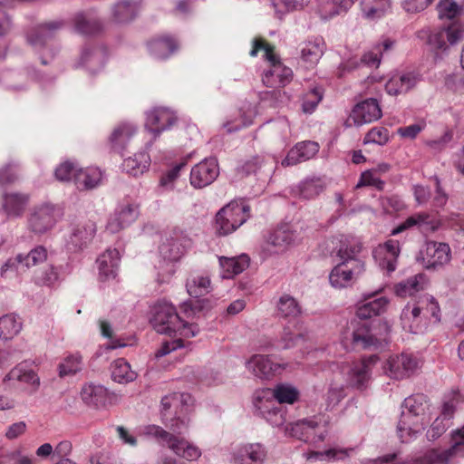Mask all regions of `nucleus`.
Listing matches in <instances>:
<instances>
[{"label":"nucleus","mask_w":464,"mask_h":464,"mask_svg":"<svg viewBox=\"0 0 464 464\" xmlns=\"http://www.w3.org/2000/svg\"><path fill=\"white\" fill-rule=\"evenodd\" d=\"M23 323L14 314H7L0 317V340L14 339L22 330Z\"/></svg>","instance_id":"obj_44"},{"label":"nucleus","mask_w":464,"mask_h":464,"mask_svg":"<svg viewBox=\"0 0 464 464\" xmlns=\"http://www.w3.org/2000/svg\"><path fill=\"white\" fill-rule=\"evenodd\" d=\"M140 215L139 205L135 202H124L118 205L114 213L109 218L106 231L115 234L128 227L136 221Z\"/></svg>","instance_id":"obj_15"},{"label":"nucleus","mask_w":464,"mask_h":464,"mask_svg":"<svg viewBox=\"0 0 464 464\" xmlns=\"http://www.w3.org/2000/svg\"><path fill=\"white\" fill-rule=\"evenodd\" d=\"M187 407L180 409L175 418L169 419L164 415V423L166 427L173 433L182 434L188 429L189 419L186 414Z\"/></svg>","instance_id":"obj_55"},{"label":"nucleus","mask_w":464,"mask_h":464,"mask_svg":"<svg viewBox=\"0 0 464 464\" xmlns=\"http://www.w3.org/2000/svg\"><path fill=\"white\" fill-rule=\"evenodd\" d=\"M159 251L164 259L176 262L184 256L186 246L179 237H169L161 243Z\"/></svg>","instance_id":"obj_38"},{"label":"nucleus","mask_w":464,"mask_h":464,"mask_svg":"<svg viewBox=\"0 0 464 464\" xmlns=\"http://www.w3.org/2000/svg\"><path fill=\"white\" fill-rule=\"evenodd\" d=\"M29 202V197L26 194L17 192L5 193L3 196V209L8 217H19Z\"/></svg>","instance_id":"obj_35"},{"label":"nucleus","mask_w":464,"mask_h":464,"mask_svg":"<svg viewBox=\"0 0 464 464\" xmlns=\"http://www.w3.org/2000/svg\"><path fill=\"white\" fill-rule=\"evenodd\" d=\"M150 166V157L148 152L140 151L123 160L122 169L128 174L138 177L145 173Z\"/></svg>","instance_id":"obj_37"},{"label":"nucleus","mask_w":464,"mask_h":464,"mask_svg":"<svg viewBox=\"0 0 464 464\" xmlns=\"http://www.w3.org/2000/svg\"><path fill=\"white\" fill-rule=\"evenodd\" d=\"M83 369L82 356L79 353H70L65 356L58 365L59 376H73Z\"/></svg>","instance_id":"obj_49"},{"label":"nucleus","mask_w":464,"mask_h":464,"mask_svg":"<svg viewBox=\"0 0 464 464\" xmlns=\"http://www.w3.org/2000/svg\"><path fill=\"white\" fill-rule=\"evenodd\" d=\"M429 215L425 213H419L412 215L405 219L402 223H401L398 227L393 228L391 232V235L395 236L406 229L411 228L413 227H424L429 225Z\"/></svg>","instance_id":"obj_58"},{"label":"nucleus","mask_w":464,"mask_h":464,"mask_svg":"<svg viewBox=\"0 0 464 464\" xmlns=\"http://www.w3.org/2000/svg\"><path fill=\"white\" fill-rule=\"evenodd\" d=\"M391 7V0H362L361 9L362 15L374 20L384 15Z\"/></svg>","instance_id":"obj_47"},{"label":"nucleus","mask_w":464,"mask_h":464,"mask_svg":"<svg viewBox=\"0 0 464 464\" xmlns=\"http://www.w3.org/2000/svg\"><path fill=\"white\" fill-rule=\"evenodd\" d=\"M295 239V232L288 227H278L268 236L263 251L266 256L281 254L294 243Z\"/></svg>","instance_id":"obj_21"},{"label":"nucleus","mask_w":464,"mask_h":464,"mask_svg":"<svg viewBox=\"0 0 464 464\" xmlns=\"http://www.w3.org/2000/svg\"><path fill=\"white\" fill-rule=\"evenodd\" d=\"M255 412L273 427H280L285 421V411L277 405L269 388L256 390L252 396Z\"/></svg>","instance_id":"obj_5"},{"label":"nucleus","mask_w":464,"mask_h":464,"mask_svg":"<svg viewBox=\"0 0 464 464\" xmlns=\"http://www.w3.org/2000/svg\"><path fill=\"white\" fill-rule=\"evenodd\" d=\"M381 117L382 110L378 102L375 99H367L354 106L349 120L353 121V124L361 126L375 121Z\"/></svg>","instance_id":"obj_22"},{"label":"nucleus","mask_w":464,"mask_h":464,"mask_svg":"<svg viewBox=\"0 0 464 464\" xmlns=\"http://www.w3.org/2000/svg\"><path fill=\"white\" fill-rule=\"evenodd\" d=\"M355 0H316V12L324 20L346 13Z\"/></svg>","instance_id":"obj_30"},{"label":"nucleus","mask_w":464,"mask_h":464,"mask_svg":"<svg viewBox=\"0 0 464 464\" xmlns=\"http://www.w3.org/2000/svg\"><path fill=\"white\" fill-rule=\"evenodd\" d=\"M138 7L135 4L122 1L117 3L112 9V16L116 22L125 23L132 20L137 14Z\"/></svg>","instance_id":"obj_53"},{"label":"nucleus","mask_w":464,"mask_h":464,"mask_svg":"<svg viewBox=\"0 0 464 464\" xmlns=\"http://www.w3.org/2000/svg\"><path fill=\"white\" fill-rule=\"evenodd\" d=\"M177 121L175 113L168 108H155L146 112L145 128L155 140Z\"/></svg>","instance_id":"obj_17"},{"label":"nucleus","mask_w":464,"mask_h":464,"mask_svg":"<svg viewBox=\"0 0 464 464\" xmlns=\"http://www.w3.org/2000/svg\"><path fill=\"white\" fill-rule=\"evenodd\" d=\"M246 368L256 377L268 380L285 370L294 369L289 362H274L267 355L254 354L246 362Z\"/></svg>","instance_id":"obj_12"},{"label":"nucleus","mask_w":464,"mask_h":464,"mask_svg":"<svg viewBox=\"0 0 464 464\" xmlns=\"http://www.w3.org/2000/svg\"><path fill=\"white\" fill-rule=\"evenodd\" d=\"M324 50L325 43L323 38L308 40L301 44L302 61L309 66H314L323 56Z\"/></svg>","instance_id":"obj_33"},{"label":"nucleus","mask_w":464,"mask_h":464,"mask_svg":"<svg viewBox=\"0 0 464 464\" xmlns=\"http://www.w3.org/2000/svg\"><path fill=\"white\" fill-rule=\"evenodd\" d=\"M429 420L413 419L409 414H401L397 432L401 442L414 440L424 430Z\"/></svg>","instance_id":"obj_27"},{"label":"nucleus","mask_w":464,"mask_h":464,"mask_svg":"<svg viewBox=\"0 0 464 464\" xmlns=\"http://www.w3.org/2000/svg\"><path fill=\"white\" fill-rule=\"evenodd\" d=\"M400 253L399 241L389 239L374 249L373 257L382 269L392 272L396 269Z\"/></svg>","instance_id":"obj_23"},{"label":"nucleus","mask_w":464,"mask_h":464,"mask_svg":"<svg viewBox=\"0 0 464 464\" xmlns=\"http://www.w3.org/2000/svg\"><path fill=\"white\" fill-rule=\"evenodd\" d=\"M186 288L191 297L206 295L212 290L210 278L207 275H191L187 280Z\"/></svg>","instance_id":"obj_43"},{"label":"nucleus","mask_w":464,"mask_h":464,"mask_svg":"<svg viewBox=\"0 0 464 464\" xmlns=\"http://www.w3.org/2000/svg\"><path fill=\"white\" fill-rule=\"evenodd\" d=\"M270 391L278 404H294L300 396L298 389L287 382L277 383Z\"/></svg>","instance_id":"obj_45"},{"label":"nucleus","mask_w":464,"mask_h":464,"mask_svg":"<svg viewBox=\"0 0 464 464\" xmlns=\"http://www.w3.org/2000/svg\"><path fill=\"white\" fill-rule=\"evenodd\" d=\"M277 315L284 318H295L301 314L298 302L289 295H283L276 303Z\"/></svg>","instance_id":"obj_51"},{"label":"nucleus","mask_w":464,"mask_h":464,"mask_svg":"<svg viewBox=\"0 0 464 464\" xmlns=\"http://www.w3.org/2000/svg\"><path fill=\"white\" fill-rule=\"evenodd\" d=\"M420 366L419 361L411 354L392 355L385 362V372L394 379H403L412 374Z\"/></svg>","instance_id":"obj_16"},{"label":"nucleus","mask_w":464,"mask_h":464,"mask_svg":"<svg viewBox=\"0 0 464 464\" xmlns=\"http://www.w3.org/2000/svg\"><path fill=\"white\" fill-rule=\"evenodd\" d=\"M420 80V75L414 72H395L386 82L385 91L392 96L405 94L416 87Z\"/></svg>","instance_id":"obj_20"},{"label":"nucleus","mask_w":464,"mask_h":464,"mask_svg":"<svg viewBox=\"0 0 464 464\" xmlns=\"http://www.w3.org/2000/svg\"><path fill=\"white\" fill-rule=\"evenodd\" d=\"M440 18L453 19L463 13V6L455 0H440L437 6Z\"/></svg>","instance_id":"obj_59"},{"label":"nucleus","mask_w":464,"mask_h":464,"mask_svg":"<svg viewBox=\"0 0 464 464\" xmlns=\"http://www.w3.org/2000/svg\"><path fill=\"white\" fill-rule=\"evenodd\" d=\"M259 51L264 52V57L270 64V68L262 76L263 83L266 87L273 89L287 85L293 79L292 70L280 62L270 45L264 44L261 41L256 39L253 42L250 55L256 56Z\"/></svg>","instance_id":"obj_3"},{"label":"nucleus","mask_w":464,"mask_h":464,"mask_svg":"<svg viewBox=\"0 0 464 464\" xmlns=\"http://www.w3.org/2000/svg\"><path fill=\"white\" fill-rule=\"evenodd\" d=\"M190 401V396L185 393H172L167 395L161 400V408L163 416H166V411H169L171 408L175 410L185 409V405ZM178 411H175V414H178Z\"/></svg>","instance_id":"obj_56"},{"label":"nucleus","mask_w":464,"mask_h":464,"mask_svg":"<svg viewBox=\"0 0 464 464\" xmlns=\"http://www.w3.org/2000/svg\"><path fill=\"white\" fill-rule=\"evenodd\" d=\"M340 343L346 351H353L376 347L381 338L372 333L366 323L352 321L342 332Z\"/></svg>","instance_id":"obj_4"},{"label":"nucleus","mask_w":464,"mask_h":464,"mask_svg":"<svg viewBox=\"0 0 464 464\" xmlns=\"http://www.w3.org/2000/svg\"><path fill=\"white\" fill-rule=\"evenodd\" d=\"M96 233V227L92 222L78 226L72 232L71 240L76 246L82 247L89 243Z\"/></svg>","instance_id":"obj_52"},{"label":"nucleus","mask_w":464,"mask_h":464,"mask_svg":"<svg viewBox=\"0 0 464 464\" xmlns=\"http://www.w3.org/2000/svg\"><path fill=\"white\" fill-rule=\"evenodd\" d=\"M218 173V160L215 158L205 159L191 169L190 183L195 188L206 187L217 179Z\"/></svg>","instance_id":"obj_18"},{"label":"nucleus","mask_w":464,"mask_h":464,"mask_svg":"<svg viewBox=\"0 0 464 464\" xmlns=\"http://www.w3.org/2000/svg\"><path fill=\"white\" fill-rule=\"evenodd\" d=\"M374 295L375 293L365 295L364 302L358 304L356 308V315L358 318L369 319L373 316H378L386 311L389 304L388 298L379 297L367 301L368 298H372Z\"/></svg>","instance_id":"obj_29"},{"label":"nucleus","mask_w":464,"mask_h":464,"mask_svg":"<svg viewBox=\"0 0 464 464\" xmlns=\"http://www.w3.org/2000/svg\"><path fill=\"white\" fill-rule=\"evenodd\" d=\"M440 321L439 303L430 295H423L418 301L408 303L401 314V327L414 334L425 333L430 324Z\"/></svg>","instance_id":"obj_1"},{"label":"nucleus","mask_w":464,"mask_h":464,"mask_svg":"<svg viewBox=\"0 0 464 464\" xmlns=\"http://www.w3.org/2000/svg\"><path fill=\"white\" fill-rule=\"evenodd\" d=\"M120 261V252L115 248L108 249L101 254L96 261L99 279L102 282H110L116 279Z\"/></svg>","instance_id":"obj_24"},{"label":"nucleus","mask_w":464,"mask_h":464,"mask_svg":"<svg viewBox=\"0 0 464 464\" xmlns=\"http://www.w3.org/2000/svg\"><path fill=\"white\" fill-rule=\"evenodd\" d=\"M58 28L55 23L39 25L27 36L28 44L40 56L43 64H47L55 55L56 48L53 43V32Z\"/></svg>","instance_id":"obj_6"},{"label":"nucleus","mask_w":464,"mask_h":464,"mask_svg":"<svg viewBox=\"0 0 464 464\" xmlns=\"http://www.w3.org/2000/svg\"><path fill=\"white\" fill-rule=\"evenodd\" d=\"M377 357L370 356L358 362H346L342 366L345 385L362 391L370 383L372 366L376 363Z\"/></svg>","instance_id":"obj_7"},{"label":"nucleus","mask_w":464,"mask_h":464,"mask_svg":"<svg viewBox=\"0 0 464 464\" xmlns=\"http://www.w3.org/2000/svg\"><path fill=\"white\" fill-rule=\"evenodd\" d=\"M47 259V250L43 246H37L27 255H18V260L22 261L24 268L37 266Z\"/></svg>","instance_id":"obj_57"},{"label":"nucleus","mask_w":464,"mask_h":464,"mask_svg":"<svg viewBox=\"0 0 464 464\" xmlns=\"http://www.w3.org/2000/svg\"><path fill=\"white\" fill-rule=\"evenodd\" d=\"M59 218V211L54 205L43 203L34 207L28 216V229L34 234L42 235L50 231Z\"/></svg>","instance_id":"obj_10"},{"label":"nucleus","mask_w":464,"mask_h":464,"mask_svg":"<svg viewBox=\"0 0 464 464\" xmlns=\"http://www.w3.org/2000/svg\"><path fill=\"white\" fill-rule=\"evenodd\" d=\"M273 164L274 160L271 156H256L242 165V170L246 174L256 173L257 170L266 167H268L269 170H272Z\"/></svg>","instance_id":"obj_60"},{"label":"nucleus","mask_w":464,"mask_h":464,"mask_svg":"<svg viewBox=\"0 0 464 464\" xmlns=\"http://www.w3.org/2000/svg\"><path fill=\"white\" fill-rule=\"evenodd\" d=\"M169 449L179 457L188 460L196 461L201 455V450L195 444L184 440L175 437L169 444Z\"/></svg>","instance_id":"obj_40"},{"label":"nucleus","mask_w":464,"mask_h":464,"mask_svg":"<svg viewBox=\"0 0 464 464\" xmlns=\"http://www.w3.org/2000/svg\"><path fill=\"white\" fill-rule=\"evenodd\" d=\"M451 259V250L448 244L435 241L427 242L420 249L418 260L425 268H438L447 265Z\"/></svg>","instance_id":"obj_14"},{"label":"nucleus","mask_w":464,"mask_h":464,"mask_svg":"<svg viewBox=\"0 0 464 464\" xmlns=\"http://www.w3.org/2000/svg\"><path fill=\"white\" fill-rule=\"evenodd\" d=\"M444 28L430 30V28H423L417 32V37L426 43L432 48L441 51L448 49L446 34H444Z\"/></svg>","instance_id":"obj_46"},{"label":"nucleus","mask_w":464,"mask_h":464,"mask_svg":"<svg viewBox=\"0 0 464 464\" xmlns=\"http://www.w3.org/2000/svg\"><path fill=\"white\" fill-rule=\"evenodd\" d=\"M150 322L160 334H179L181 337L190 338L199 332L196 324L185 323L178 314L174 305L166 300L159 301L152 306Z\"/></svg>","instance_id":"obj_2"},{"label":"nucleus","mask_w":464,"mask_h":464,"mask_svg":"<svg viewBox=\"0 0 464 464\" xmlns=\"http://www.w3.org/2000/svg\"><path fill=\"white\" fill-rule=\"evenodd\" d=\"M111 378L114 382L126 384L136 380L138 374L123 358L113 361L111 364Z\"/></svg>","instance_id":"obj_41"},{"label":"nucleus","mask_w":464,"mask_h":464,"mask_svg":"<svg viewBox=\"0 0 464 464\" xmlns=\"http://www.w3.org/2000/svg\"><path fill=\"white\" fill-rule=\"evenodd\" d=\"M425 283V276L418 274L397 284L395 285V292L397 295L401 297L411 296L423 290Z\"/></svg>","instance_id":"obj_48"},{"label":"nucleus","mask_w":464,"mask_h":464,"mask_svg":"<svg viewBox=\"0 0 464 464\" xmlns=\"http://www.w3.org/2000/svg\"><path fill=\"white\" fill-rule=\"evenodd\" d=\"M319 423L314 420H302L293 423H289L285 429L286 436L295 437L299 440L307 441L311 437H318V440L324 439L325 430L316 431L319 429Z\"/></svg>","instance_id":"obj_25"},{"label":"nucleus","mask_w":464,"mask_h":464,"mask_svg":"<svg viewBox=\"0 0 464 464\" xmlns=\"http://www.w3.org/2000/svg\"><path fill=\"white\" fill-rule=\"evenodd\" d=\"M319 150V145L314 141H302L295 144L282 160L284 167L295 166L312 159Z\"/></svg>","instance_id":"obj_28"},{"label":"nucleus","mask_w":464,"mask_h":464,"mask_svg":"<svg viewBox=\"0 0 464 464\" xmlns=\"http://www.w3.org/2000/svg\"><path fill=\"white\" fill-rule=\"evenodd\" d=\"M268 451L259 442H241L232 445L227 453L229 464H265Z\"/></svg>","instance_id":"obj_8"},{"label":"nucleus","mask_w":464,"mask_h":464,"mask_svg":"<svg viewBox=\"0 0 464 464\" xmlns=\"http://www.w3.org/2000/svg\"><path fill=\"white\" fill-rule=\"evenodd\" d=\"M219 265L223 278H231L242 273L249 266V258L246 255L237 257H220Z\"/></svg>","instance_id":"obj_39"},{"label":"nucleus","mask_w":464,"mask_h":464,"mask_svg":"<svg viewBox=\"0 0 464 464\" xmlns=\"http://www.w3.org/2000/svg\"><path fill=\"white\" fill-rule=\"evenodd\" d=\"M339 243L336 255L342 260L341 262L351 263L355 260H361L357 256L361 253L362 246L358 239L353 237L341 236Z\"/></svg>","instance_id":"obj_34"},{"label":"nucleus","mask_w":464,"mask_h":464,"mask_svg":"<svg viewBox=\"0 0 464 464\" xmlns=\"http://www.w3.org/2000/svg\"><path fill=\"white\" fill-rule=\"evenodd\" d=\"M178 49V44L169 36H160L148 43L149 53L156 60H165Z\"/></svg>","instance_id":"obj_31"},{"label":"nucleus","mask_w":464,"mask_h":464,"mask_svg":"<svg viewBox=\"0 0 464 464\" xmlns=\"http://www.w3.org/2000/svg\"><path fill=\"white\" fill-rule=\"evenodd\" d=\"M276 346L280 350L300 347L297 355L300 359H304L305 354L309 353L311 348L306 336L289 325L283 329L280 337L276 341Z\"/></svg>","instance_id":"obj_19"},{"label":"nucleus","mask_w":464,"mask_h":464,"mask_svg":"<svg viewBox=\"0 0 464 464\" xmlns=\"http://www.w3.org/2000/svg\"><path fill=\"white\" fill-rule=\"evenodd\" d=\"M401 414H409L413 419L429 420V401L423 394L410 396L404 400Z\"/></svg>","instance_id":"obj_36"},{"label":"nucleus","mask_w":464,"mask_h":464,"mask_svg":"<svg viewBox=\"0 0 464 464\" xmlns=\"http://www.w3.org/2000/svg\"><path fill=\"white\" fill-rule=\"evenodd\" d=\"M323 99V90L320 87H315L306 92L302 102V111L306 114H311L314 111L315 108Z\"/></svg>","instance_id":"obj_63"},{"label":"nucleus","mask_w":464,"mask_h":464,"mask_svg":"<svg viewBox=\"0 0 464 464\" xmlns=\"http://www.w3.org/2000/svg\"><path fill=\"white\" fill-rule=\"evenodd\" d=\"M325 186L320 179H308L302 181L296 188L295 193L302 198L313 199L319 196Z\"/></svg>","instance_id":"obj_50"},{"label":"nucleus","mask_w":464,"mask_h":464,"mask_svg":"<svg viewBox=\"0 0 464 464\" xmlns=\"http://www.w3.org/2000/svg\"><path fill=\"white\" fill-rule=\"evenodd\" d=\"M136 132L137 126L131 122L118 124L110 136L111 148L118 151L123 150Z\"/></svg>","instance_id":"obj_32"},{"label":"nucleus","mask_w":464,"mask_h":464,"mask_svg":"<svg viewBox=\"0 0 464 464\" xmlns=\"http://www.w3.org/2000/svg\"><path fill=\"white\" fill-rule=\"evenodd\" d=\"M451 457L453 456L448 453V450L431 449L420 456L414 464H448Z\"/></svg>","instance_id":"obj_54"},{"label":"nucleus","mask_w":464,"mask_h":464,"mask_svg":"<svg viewBox=\"0 0 464 464\" xmlns=\"http://www.w3.org/2000/svg\"><path fill=\"white\" fill-rule=\"evenodd\" d=\"M366 270L363 260L340 262L329 274L330 285L336 289L351 286Z\"/></svg>","instance_id":"obj_11"},{"label":"nucleus","mask_w":464,"mask_h":464,"mask_svg":"<svg viewBox=\"0 0 464 464\" xmlns=\"http://www.w3.org/2000/svg\"><path fill=\"white\" fill-rule=\"evenodd\" d=\"M309 3L310 0H278L273 3V6L276 13L281 16L286 13L302 10Z\"/></svg>","instance_id":"obj_61"},{"label":"nucleus","mask_w":464,"mask_h":464,"mask_svg":"<svg viewBox=\"0 0 464 464\" xmlns=\"http://www.w3.org/2000/svg\"><path fill=\"white\" fill-rule=\"evenodd\" d=\"M110 396L117 397L115 393H110L104 386L93 382L85 383L80 392L82 402L95 409L104 407Z\"/></svg>","instance_id":"obj_26"},{"label":"nucleus","mask_w":464,"mask_h":464,"mask_svg":"<svg viewBox=\"0 0 464 464\" xmlns=\"http://www.w3.org/2000/svg\"><path fill=\"white\" fill-rule=\"evenodd\" d=\"M304 458L306 460H325V459H342L347 456L345 450H339L336 449H331L324 451H308L304 453Z\"/></svg>","instance_id":"obj_64"},{"label":"nucleus","mask_w":464,"mask_h":464,"mask_svg":"<svg viewBox=\"0 0 464 464\" xmlns=\"http://www.w3.org/2000/svg\"><path fill=\"white\" fill-rule=\"evenodd\" d=\"M141 434L147 438H153L158 441H164L167 443L169 448V444L172 442V440L175 439L176 436L168 432L161 427L154 424L146 425L141 430Z\"/></svg>","instance_id":"obj_62"},{"label":"nucleus","mask_w":464,"mask_h":464,"mask_svg":"<svg viewBox=\"0 0 464 464\" xmlns=\"http://www.w3.org/2000/svg\"><path fill=\"white\" fill-rule=\"evenodd\" d=\"M247 210L248 208L239 202H230L225 206L216 216L217 232L222 236L234 232L247 219Z\"/></svg>","instance_id":"obj_9"},{"label":"nucleus","mask_w":464,"mask_h":464,"mask_svg":"<svg viewBox=\"0 0 464 464\" xmlns=\"http://www.w3.org/2000/svg\"><path fill=\"white\" fill-rule=\"evenodd\" d=\"M4 382L9 387L21 388L27 394L34 393L40 386L38 375L26 363H19L11 369Z\"/></svg>","instance_id":"obj_13"},{"label":"nucleus","mask_w":464,"mask_h":464,"mask_svg":"<svg viewBox=\"0 0 464 464\" xmlns=\"http://www.w3.org/2000/svg\"><path fill=\"white\" fill-rule=\"evenodd\" d=\"M102 172L95 167L79 169L75 176V185L82 189H91L101 184Z\"/></svg>","instance_id":"obj_42"}]
</instances>
